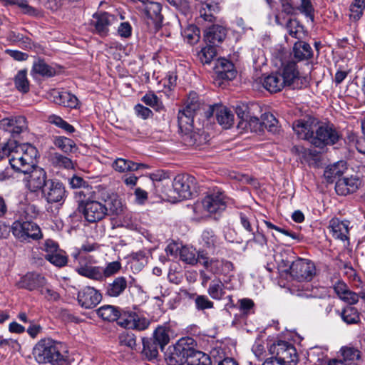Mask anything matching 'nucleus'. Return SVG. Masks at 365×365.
<instances>
[{"label":"nucleus","instance_id":"f257e3e1","mask_svg":"<svg viewBox=\"0 0 365 365\" xmlns=\"http://www.w3.org/2000/svg\"><path fill=\"white\" fill-rule=\"evenodd\" d=\"M1 152V157H9L11 166L17 172L27 173L36 166L38 151L29 143L19 144L15 140H9Z\"/></svg>","mask_w":365,"mask_h":365},{"label":"nucleus","instance_id":"f03ea898","mask_svg":"<svg viewBox=\"0 0 365 365\" xmlns=\"http://www.w3.org/2000/svg\"><path fill=\"white\" fill-rule=\"evenodd\" d=\"M33 355L38 364L66 365L67 363V351L63 344L51 338L38 341L34 347Z\"/></svg>","mask_w":365,"mask_h":365},{"label":"nucleus","instance_id":"7ed1b4c3","mask_svg":"<svg viewBox=\"0 0 365 365\" xmlns=\"http://www.w3.org/2000/svg\"><path fill=\"white\" fill-rule=\"evenodd\" d=\"M299 79V73L297 64L289 61L283 66L281 72L271 73L262 81L263 87L270 93H277L285 87L297 88V82Z\"/></svg>","mask_w":365,"mask_h":365},{"label":"nucleus","instance_id":"20e7f679","mask_svg":"<svg viewBox=\"0 0 365 365\" xmlns=\"http://www.w3.org/2000/svg\"><path fill=\"white\" fill-rule=\"evenodd\" d=\"M203 105L199 101L196 93L191 92L185 108L178 115V125L181 130L190 131L193 128L194 118L200 113Z\"/></svg>","mask_w":365,"mask_h":365},{"label":"nucleus","instance_id":"39448f33","mask_svg":"<svg viewBox=\"0 0 365 365\" xmlns=\"http://www.w3.org/2000/svg\"><path fill=\"white\" fill-rule=\"evenodd\" d=\"M195 340L190 337L181 338L178 341L165 357L168 365H183L188 362Z\"/></svg>","mask_w":365,"mask_h":365},{"label":"nucleus","instance_id":"423d86ee","mask_svg":"<svg viewBox=\"0 0 365 365\" xmlns=\"http://www.w3.org/2000/svg\"><path fill=\"white\" fill-rule=\"evenodd\" d=\"M11 231L21 242L38 240L43 237L39 226L31 220H16L11 225Z\"/></svg>","mask_w":365,"mask_h":365},{"label":"nucleus","instance_id":"0eeeda50","mask_svg":"<svg viewBox=\"0 0 365 365\" xmlns=\"http://www.w3.org/2000/svg\"><path fill=\"white\" fill-rule=\"evenodd\" d=\"M339 138V133L333 125L319 122L311 144L316 148H323L336 143Z\"/></svg>","mask_w":365,"mask_h":365},{"label":"nucleus","instance_id":"6e6552de","mask_svg":"<svg viewBox=\"0 0 365 365\" xmlns=\"http://www.w3.org/2000/svg\"><path fill=\"white\" fill-rule=\"evenodd\" d=\"M101 200L88 198L81 201L80 207L86 221L94 223L102 220L108 215L106 205L100 202Z\"/></svg>","mask_w":365,"mask_h":365},{"label":"nucleus","instance_id":"1a4fd4ad","mask_svg":"<svg viewBox=\"0 0 365 365\" xmlns=\"http://www.w3.org/2000/svg\"><path fill=\"white\" fill-rule=\"evenodd\" d=\"M318 124L317 118L305 115L292 123V130L298 138L307 140L311 144Z\"/></svg>","mask_w":365,"mask_h":365},{"label":"nucleus","instance_id":"9d476101","mask_svg":"<svg viewBox=\"0 0 365 365\" xmlns=\"http://www.w3.org/2000/svg\"><path fill=\"white\" fill-rule=\"evenodd\" d=\"M117 323L125 329L143 331L148 328L150 322L144 317H140L135 312L120 309Z\"/></svg>","mask_w":365,"mask_h":365},{"label":"nucleus","instance_id":"9b49d317","mask_svg":"<svg viewBox=\"0 0 365 365\" xmlns=\"http://www.w3.org/2000/svg\"><path fill=\"white\" fill-rule=\"evenodd\" d=\"M71 257L74 259L75 270L81 276L92 280L99 281L100 266H94L87 257L80 251H73Z\"/></svg>","mask_w":365,"mask_h":365},{"label":"nucleus","instance_id":"f8f14e48","mask_svg":"<svg viewBox=\"0 0 365 365\" xmlns=\"http://www.w3.org/2000/svg\"><path fill=\"white\" fill-rule=\"evenodd\" d=\"M195 180L194 177L189 175L179 174L173 181V190L168 195L175 200H180L191 197V185Z\"/></svg>","mask_w":365,"mask_h":365},{"label":"nucleus","instance_id":"ddd939ff","mask_svg":"<svg viewBox=\"0 0 365 365\" xmlns=\"http://www.w3.org/2000/svg\"><path fill=\"white\" fill-rule=\"evenodd\" d=\"M290 274L299 281H311L316 274L314 264L309 259L297 258L289 267Z\"/></svg>","mask_w":365,"mask_h":365},{"label":"nucleus","instance_id":"4468645a","mask_svg":"<svg viewBox=\"0 0 365 365\" xmlns=\"http://www.w3.org/2000/svg\"><path fill=\"white\" fill-rule=\"evenodd\" d=\"M275 358L284 365H297L299 356L294 346L285 341H279L273 347Z\"/></svg>","mask_w":365,"mask_h":365},{"label":"nucleus","instance_id":"2eb2a0df","mask_svg":"<svg viewBox=\"0 0 365 365\" xmlns=\"http://www.w3.org/2000/svg\"><path fill=\"white\" fill-rule=\"evenodd\" d=\"M42 193L48 203L62 204L65 201L67 192L61 182L50 180L47 181L46 187L43 188Z\"/></svg>","mask_w":365,"mask_h":365},{"label":"nucleus","instance_id":"dca6fc26","mask_svg":"<svg viewBox=\"0 0 365 365\" xmlns=\"http://www.w3.org/2000/svg\"><path fill=\"white\" fill-rule=\"evenodd\" d=\"M202 205L210 213L222 212L227 207L226 196L220 190H213L203 198Z\"/></svg>","mask_w":365,"mask_h":365},{"label":"nucleus","instance_id":"f3484780","mask_svg":"<svg viewBox=\"0 0 365 365\" xmlns=\"http://www.w3.org/2000/svg\"><path fill=\"white\" fill-rule=\"evenodd\" d=\"M118 18L107 12L96 13L93 15L91 25L94 31L101 36H106L109 32V28L118 23Z\"/></svg>","mask_w":365,"mask_h":365},{"label":"nucleus","instance_id":"a211bd4d","mask_svg":"<svg viewBox=\"0 0 365 365\" xmlns=\"http://www.w3.org/2000/svg\"><path fill=\"white\" fill-rule=\"evenodd\" d=\"M24 179L26 188L31 192H36L46 187V173L41 168L35 166L31 171L26 173Z\"/></svg>","mask_w":365,"mask_h":365},{"label":"nucleus","instance_id":"6ab92c4d","mask_svg":"<svg viewBox=\"0 0 365 365\" xmlns=\"http://www.w3.org/2000/svg\"><path fill=\"white\" fill-rule=\"evenodd\" d=\"M27 121L25 117L11 116L0 120V129L9 133L12 137H16L27 130Z\"/></svg>","mask_w":365,"mask_h":365},{"label":"nucleus","instance_id":"aec40b11","mask_svg":"<svg viewBox=\"0 0 365 365\" xmlns=\"http://www.w3.org/2000/svg\"><path fill=\"white\" fill-rule=\"evenodd\" d=\"M78 304L85 309H92L96 307L102 299L101 294L92 287H86L78 292Z\"/></svg>","mask_w":365,"mask_h":365},{"label":"nucleus","instance_id":"412c9836","mask_svg":"<svg viewBox=\"0 0 365 365\" xmlns=\"http://www.w3.org/2000/svg\"><path fill=\"white\" fill-rule=\"evenodd\" d=\"M360 183V180L357 176L342 177L336 180L335 190L338 195L345 196L355 192L358 190Z\"/></svg>","mask_w":365,"mask_h":365},{"label":"nucleus","instance_id":"4be33fe9","mask_svg":"<svg viewBox=\"0 0 365 365\" xmlns=\"http://www.w3.org/2000/svg\"><path fill=\"white\" fill-rule=\"evenodd\" d=\"M46 284L45 277L38 273L29 272L21 277L17 282L16 286L21 289H26L29 291L40 289Z\"/></svg>","mask_w":365,"mask_h":365},{"label":"nucleus","instance_id":"5701e85b","mask_svg":"<svg viewBox=\"0 0 365 365\" xmlns=\"http://www.w3.org/2000/svg\"><path fill=\"white\" fill-rule=\"evenodd\" d=\"M98 200L103 202V204L106 205L108 210H110L113 214L118 215L123 212V206L121 200L119 199L118 196L113 192L103 190L98 195Z\"/></svg>","mask_w":365,"mask_h":365},{"label":"nucleus","instance_id":"b1692460","mask_svg":"<svg viewBox=\"0 0 365 365\" xmlns=\"http://www.w3.org/2000/svg\"><path fill=\"white\" fill-rule=\"evenodd\" d=\"M334 292L338 297L343 302L351 305L355 304L359 301V294L351 291L347 284L342 281L336 282L333 287Z\"/></svg>","mask_w":365,"mask_h":365},{"label":"nucleus","instance_id":"393cba45","mask_svg":"<svg viewBox=\"0 0 365 365\" xmlns=\"http://www.w3.org/2000/svg\"><path fill=\"white\" fill-rule=\"evenodd\" d=\"M212 114H215L218 123L225 129L230 128L234 123V114L227 107L216 106L210 108Z\"/></svg>","mask_w":365,"mask_h":365},{"label":"nucleus","instance_id":"a878e982","mask_svg":"<svg viewBox=\"0 0 365 365\" xmlns=\"http://www.w3.org/2000/svg\"><path fill=\"white\" fill-rule=\"evenodd\" d=\"M227 35L226 29L220 25H212L205 32V41L215 47L221 43Z\"/></svg>","mask_w":365,"mask_h":365},{"label":"nucleus","instance_id":"bb28decb","mask_svg":"<svg viewBox=\"0 0 365 365\" xmlns=\"http://www.w3.org/2000/svg\"><path fill=\"white\" fill-rule=\"evenodd\" d=\"M329 228L331 230L333 237L336 239L343 241L348 240L349 232V221H341L338 218H332L329 221Z\"/></svg>","mask_w":365,"mask_h":365},{"label":"nucleus","instance_id":"cd10ccee","mask_svg":"<svg viewBox=\"0 0 365 365\" xmlns=\"http://www.w3.org/2000/svg\"><path fill=\"white\" fill-rule=\"evenodd\" d=\"M145 6V13L148 19L153 21L155 28H159L163 21L161 14L162 6L160 4L154 1H146L143 3Z\"/></svg>","mask_w":365,"mask_h":365},{"label":"nucleus","instance_id":"c85d7f7f","mask_svg":"<svg viewBox=\"0 0 365 365\" xmlns=\"http://www.w3.org/2000/svg\"><path fill=\"white\" fill-rule=\"evenodd\" d=\"M128 287L127 279L124 277H118L106 287L105 294L110 297L120 296Z\"/></svg>","mask_w":365,"mask_h":365},{"label":"nucleus","instance_id":"c756f323","mask_svg":"<svg viewBox=\"0 0 365 365\" xmlns=\"http://www.w3.org/2000/svg\"><path fill=\"white\" fill-rule=\"evenodd\" d=\"M217 77L224 80H232L236 76L232 63L225 58L219 59L215 66Z\"/></svg>","mask_w":365,"mask_h":365},{"label":"nucleus","instance_id":"7c9ffc66","mask_svg":"<svg viewBox=\"0 0 365 365\" xmlns=\"http://www.w3.org/2000/svg\"><path fill=\"white\" fill-rule=\"evenodd\" d=\"M53 101L58 105L69 108H76L78 100L72 93L68 91H53Z\"/></svg>","mask_w":365,"mask_h":365},{"label":"nucleus","instance_id":"2f4dec72","mask_svg":"<svg viewBox=\"0 0 365 365\" xmlns=\"http://www.w3.org/2000/svg\"><path fill=\"white\" fill-rule=\"evenodd\" d=\"M346 170V163L341 160L327 167L324 175L328 182H333L336 179L341 178Z\"/></svg>","mask_w":365,"mask_h":365},{"label":"nucleus","instance_id":"473e14b6","mask_svg":"<svg viewBox=\"0 0 365 365\" xmlns=\"http://www.w3.org/2000/svg\"><path fill=\"white\" fill-rule=\"evenodd\" d=\"M293 56L298 61L309 60L313 56V50L309 43L299 41L294 44Z\"/></svg>","mask_w":365,"mask_h":365},{"label":"nucleus","instance_id":"72a5a7b5","mask_svg":"<svg viewBox=\"0 0 365 365\" xmlns=\"http://www.w3.org/2000/svg\"><path fill=\"white\" fill-rule=\"evenodd\" d=\"M112 167L115 171L124 173L138 170L140 168H143L144 165L124 158H117L113 163Z\"/></svg>","mask_w":365,"mask_h":365},{"label":"nucleus","instance_id":"f704fd0d","mask_svg":"<svg viewBox=\"0 0 365 365\" xmlns=\"http://www.w3.org/2000/svg\"><path fill=\"white\" fill-rule=\"evenodd\" d=\"M48 162L58 169H72L73 163L71 159L57 152L52 153L48 156Z\"/></svg>","mask_w":365,"mask_h":365},{"label":"nucleus","instance_id":"c9c22d12","mask_svg":"<svg viewBox=\"0 0 365 365\" xmlns=\"http://www.w3.org/2000/svg\"><path fill=\"white\" fill-rule=\"evenodd\" d=\"M200 264L214 274H222V260L210 259L204 251L199 252Z\"/></svg>","mask_w":365,"mask_h":365},{"label":"nucleus","instance_id":"e433bc0d","mask_svg":"<svg viewBox=\"0 0 365 365\" xmlns=\"http://www.w3.org/2000/svg\"><path fill=\"white\" fill-rule=\"evenodd\" d=\"M291 292L293 294L300 297L312 298L317 296V289L309 283L294 285Z\"/></svg>","mask_w":365,"mask_h":365},{"label":"nucleus","instance_id":"4c0bfd02","mask_svg":"<svg viewBox=\"0 0 365 365\" xmlns=\"http://www.w3.org/2000/svg\"><path fill=\"white\" fill-rule=\"evenodd\" d=\"M120 309L112 305H104L97 310L98 315L105 321L114 322L118 319Z\"/></svg>","mask_w":365,"mask_h":365},{"label":"nucleus","instance_id":"58836bf2","mask_svg":"<svg viewBox=\"0 0 365 365\" xmlns=\"http://www.w3.org/2000/svg\"><path fill=\"white\" fill-rule=\"evenodd\" d=\"M168 332L169 327L165 324L158 326L154 331V341H155L162 350L170 341Z\"/></svg>","mask_w":365,"mask_h":365},{"label":"nucleus","instance_id":"ea45409f","mask_svg":"<svg viewBox=\"0 0 365 365\" xmlns=\"http://www.w3.org/2000/svg\"><path fill=\"white\" fill-rule=\"evenodd\" d=\"M217 12V6L211 4L200 3L199 13L200 19L208 22H212Z\"/></svg>","mask_w":365,"mask_h":365},{"label":"nucleus","instance_id":"a19ab883","mask_svg":"<svg viewBox=\"0 0 365 365\" xmlns=\"http://www.w3.org/2000/svg\"><path fill=\"white\" fill-rule=\"evenodd\" d=\"M191 352L187 365H211L210 358L207 354L195 350L194 346Z\"/></svg>","mask_w":365,"mask_h":365},{"label":"nucleus","instance_id":"79ce46f5","mask_svg":"<svg viewBox=\"0 0 365 365\" xmlns=\"http://www.w3.org/2000/svg\"><path fill=\"white\" fill-rule=\"evenodd\" d=\"M207 293L213 299L220 300L225 294V284L219 279H214L207 289Z\"/></svg>","mask_w":365,"mask_h":365},{"label":"nucleus","instance_id":"37998d69","mask_svg":"<svg viewBox=\"0 0 365 365\" xmlns=\"http://www.w3.org/2000/svg\"><path fill=\"white\" fill-rule=\"evenodd\" d=\"M217 56L216 47L207 45L197 53V57L202 64H210Z\"/></svg>","mask_w":365,"mask_h":365},{"label":"nucleus","instance_id":"c03bdc74","mask_svg":"<svg viewBox=\"0 0 365 365\" xmlns=\"http://www.w3.org/2000/svg\"><path fill=\"white\" fill-rule=\"evenodd\" d=\"M53 143L56 147L66 153H71L76 148L74 141L64 136H55Z\"/></svg>","mask_w":365,"mask_h":365},{"label":"nucleus","instance_id":"a18cd8bd","mask_svg":"<svg viewBox=\"0 0 365 365\" xmlns=\"http://www.w3.org/2000/svg\"><path fill=\"white\" fill-rule=\"evenodd\" d=\"M32 71L42 76L51 77L56 73L55 69L48 66L44 61L38 60L34 62Z\"/></svg>","mask_w":365,"mask_h":365},{"label":"nucleus","instance_id":"49530a36","mask_svg":"<svg viewBox=\"0 0 365 365\" xmlns=\"http://www.w3.org/2000/svg\"><path fill=\"white\" fill-rule=\"evenodd\" d=\"M180 259L190 264H195L197 262L200 263L199 252H197L195 250L183 247L180 250Z\"/></svg>","mask_w":365,"mask_h":365},{"label":"nucleus","instance_id":"de8ad7c7","mask_svg":"<svg viewBox=\"0 0 365 365\" xmlns=\"http://www.w3.org/2000/svg\"><path fill=\"white\" fill-rule=\"evenodd\" d=\"M238 128L250 129L252 132H258L262 130V120L258 118L250 115L247 120L239 121Z\"/></svg>","mask_w":365,"mask_h":365},{"label":"nucleus","instance_id":"09e8293b","mask_svg":"<svg viewBox=\"0 0 365 365\" xmlns=\"http://www.w3.org/2000/svg\"><path fill=\"white\" fill-rule=\"evenodd\" d=\"M341 317L344 322L348 324H357L360 321L359 314L357 309L353 307H346L341 313Z\"/></svg>","mask_w":365,"mask_h":365},{"label":"nucleus","instance_id":"8fccbe9b","mask_svg":"<svg viewBox=\"0 0 365 365\" xmlns=\"http://www.w3.org/2000/svg\"><path fill=\"white\" fill-rule=\"evenodd\" d=\"M120 269L121 264L118 261L109 262L105 267L100 266L101 274L99 277V282H101L106 278L118 273Z\"/></svg>","mask_w":365,"mask_h":365},{"label":"nucleus","instance_id":"3c124183","mask_svg":"<svg viewBox=\"0 0 365 365\" xmlns=\"http://www.w3.org/2000/svg\"><path fill=\"white\" fill-rule=\"evenodd\" d=\"M147 264V257L144 252L139 251L131 255L130 267L135 272H139Z\"/></svg>","mask_w":365,"mask_h":365},{"label":"nucleus","instance_id":"603ef678","mask_svg":"<svg viewBox=\"0 0 365 365\" xmlns=\"http://www.w3.org/2000/svg\"><path fill=\"white\" fill-rule=\"evenodd\" d=\"M14 83L16 89L26 93L29 91V82L26 77V71H19L14 78Z\"/></svg>","mask_w":365,"mask_h":365},{"label":"nucleus","instance_id":"864d4df0","mask_svg":"<svg viewBox=\"0 0 365 365\" xmlns=\"http://www.w3.org/2000/svg\"><path fill=\"white\" fill-rule=\"evenodd\" d=\"M286 29L289 34L296 38H300L301 34L303 33V26L297 19H289L286 24Z\"/></svg>","mask_w":365,"mask_h":365},{"label":"nucleus","instance_id":"5fc2aeb1","mask_svg":"<svg viewBox=\"0 0 365 365\" xmlns=\"http://www.w3.org/2000/svg\"><path fill=\"white\" fill-rule=\"evenodd\" d=\"M261 120L262 129L264 128L272 133L277 131L278 120L273 114L270 113H265L262 115Z\"/></svg>","mask_w":365,"mask_h":365},{"label":"nucleus","instance_id":"6e6d98bb","mask_svg":"<svg viewBox=\"0 0 365 365\" xmlns=\"http://www.w3.org/2000/svg\"><path fill=\"white\" fill-rule=\"evenodd\" d=\"M202 242L207 249H215L218 245L217 237L211 230H205L202 234Z\"/></svg>","mask_w":365,"mask_h":365},{"label":"nucleus","instance_id":"4d7b16f0","mask_svg":"<svg viewBox=\"0 0 365 365\" xmlns=\"http://www.w3.org/2000/svg\"><path fill=\"white\" fill-rule=\"evenodd\" d=\"M341 353L342 356V360L345 363L355 362L360 358V351L354 347L344 346L341 349Z\"/></svg>","mask_w":365,"mask_h":365},{"label":"nucleus","instance_id":"13d9d810","mask_svg":"<svg viewBox=\"0 0 365 365\" xmlns=\"http://www.w3.org/2000/svg\"><path fill=\"white\" fill-rule=\"evenodd\" d=\"M45 258L56 267H63L66 264L68 259L62 250H58L53 254L46 255Z\"/></svg>","mask_w":365,"mask_h":365},{"label":"nucleus","instance_id":"bf43d9fd","mask_svg":"<svg viewBox=\"0 0 365 365\" xmlns=\"http://www.w3.org/2000/svg\"><path fill=\"white\" fill-rule=\"evenodd\" d=\"M48 120L51 123L56 125L57 127L63 129L67 133H72L75 132L74 127L64 120L60 116L52 115L49 116Z\"/></svg>","mask_w":365,"mask_h":365},{"label":"nucleus","instance_id":"052dcab7","mask_svg":"<svg viewBox=\"0 0 365 365\" xmlns=\"http://www.w3.org/2000/svg\"><path fill=\"white\" fill-rule=\"evenodd\" d=\"M364 9V0H355L354 2L350 6V18L355 21L359 20L363 14Z\"/></svg>","mask_w":365,"mask_h":365},{"label":"nucleus","instance_id":"680f3d73","mask_svg":"<svg viewBox=\"0 0 365 365\" xmlns=\"http://www.w3.org/2000/svg\"><path fill=\"white\" fill-rule=\"evenodd\" d=\"M6 2L8 4L17 6L25 14L33 16L36 13V9L29 6L26 0H6Z\"/></svg>","mask_w":365,"mask_h":365},{"label":"nucleus","instance_id":"e2e57ef3","mask_svg":"<svg viewBox=\"0 0 365 365\" xmlns=\"http://www.w3.org/2000/svg\"><path fill=\"white\" fill-rule=\"evenodd\" d=\"M159 345L153 340V341H143V352L150 359H155L158 355Z\"/></svg>","mask_w":365,"mask_h":365},{"label":"nucleus","instance_id":"0e129e2a","mask_svg":"<svg viewBox=\"0 0 365 365\" xmlns=\"http://www.w3.org/2000/svg\"><path fill=\"white\" fill-rule=\"evenodd\" d=\"M195 304L197 310L212 309L214 306V303L205 295H197L195 298Z\"/></svg>","mask_w":365,"mask_h":365},{"label":"nucleus","instance_id":"69168bd1","mask_svg":"<svg viewBox=\"0 0 365 365\" xmlns=\"http://www.w3.org/2000/svg\"><path fill=\"white\" fill-rule=\"evenodd\" d=\"M38 213V210L34 205H26L24 207L23 212L21 213V217H23L25 220H31L35 218Z\"/></svg>","mask_w":365,"mask_h":365},{"label":"nucleus","instance_id":"338daca9","mask_svg":"<svg viewBox=\"0 0 365 365\" xmlns=\"http://www.w3.org/2000/svg\"><path fill=\"white\" fill-rule=\"evenodd\" d=\"M240 309L242 314L248 315L253 313L254 302L248 298L239 300Z\"/></svg>","mask_w":365,"mask_h":365},{"label":"nucleus","instance_id":"774afa93","mask_svg":"<svg viewBox=\"0 0 365 365\" xmlns=\"http://www.w3.org/2000/svg\"><path fill=\"white\" fill-rule=\"evenodd\" d=\"M120 343L133 349L136 346L135 336L133 334H122L120 336Z\"/></svg>","mask_w":365,"mask_h":365}]
</instances>
